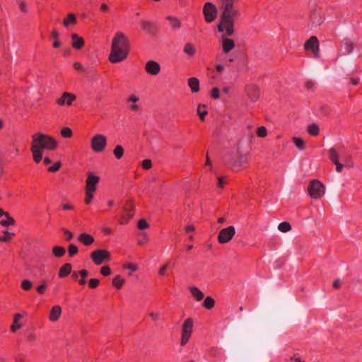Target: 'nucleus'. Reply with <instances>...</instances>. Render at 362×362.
Segmentation results:
<instances>
[{
  "instance_id": "23",
  "label": "nucleus",
  "mask_w": 362,
  "mask_h": 362,
  "mask_svg": "<svg viewBox=\"0 0 362 362\" xmlns=\"http://www.w3.org/2000/svg\"><path fill=\"white\" fill-rule=\"evenodd\" d=\"M188 86L192 93H197L199 90V81L195 77H192L188 79Z\"/></svg>"
},
{
  "instance_id": "42",
  "label": "nucleus",
  "mask_w": 362,
  "mask_h": 362,
  "mask_svg": "<svg viewBox=\"0 0 362 362\" xmlns=\"http://www.w3.org/2000/svg\"><path fill=\"white\" fill-rule=\"evenodd\" d=\"M52 37L54 39V43H53L54 47H55V48L59 47L61 46V42L58 40L59 33L56 30H54L52 32Z\"/></svg>"
},
{
  "instance_id": "36",
  "label": "nucleus",
  "mask_w": 362,
  "mask_h": 362,
  "mask_svg": "<svg viewBox=\"0 0 362 362\" xmlns=\"http://www.w3.org/2000/svg\"><path fill=\"white\" fill-rule=\"evenodd\" d=\"M197 114L199 115L200 119L203 121L207 115V111L206 110V106L204 105H198Z\"/></svg>"
},
{
  "instance_id": "35",
  "label": "nucleus",
  "mask_w": 362,
  "mask_h": 362,
  "mask_svg": "<svg viewBox=\"0 0 362 362\" xmlns=\"http://www.w3.org/2000/svg\"><path fill=\"white\" fill-rule=\"evenodd\" d=\"M140 24H141V28L143 30H146L147 32H151V29H152V27H153V24L149 21L141 20V22H140Z\"/></svg>"
},
{
  "instance_id": "11",
  "label": "nucleus",
  "mask_w": 362,
  "mask_h": 362,
  "mask_svg": "<svg viewBox=\"0 0 362 362\" xmlns=\"http://www.w3.org/2000/svg\"><path fill=\"white\" fill-rule=\"evenodd\" d=\"M329 156L332 162L336 165V171L337 173H341L344 166V164H342L339 160V155L337 152V151L332 148L329 150Z\"/></svg>"
},
{
  "instance_id": "57",
  "label": "nucleus",
  "mask_w": 362,
  "mask_h": 362,
  "mask_svg": "<svg viewBox=\"0 0 362 362\" xmlns=\"http://www.w3.org/2000/svg\"><path fill=\"white\" fill-rule=\"evenodd\" d=\"M4 234H5V236H4L3 238H1V241L7 242L11 239V236H13L14 235L13 233H9L8 231H5Z\"/></svg>"
},
{
  "instance_id": "19",
  "label": "nucleus",
  "mask_w": 362,
  "mask_h": 362,
  "mask_svg": "<svg viewBox=\"0 0 362 362\" xmlns=\"http://www.w3.org/2000/svg\"><path fill=\"white\" fill-rule=\"evenodd\" d=\"M71 45L76 49H80L84 45V40L76 33H73L71 35Z\"/></svg>"
},
{
  "instance_id": "6",
  "label": "nucleus",
  "mask_w": 362,
  "mask_h": 362,
  "mask_svg": "<svg viewBox=\"0 0 362 362\" xmlns=\"http://www.w3.org/2000/svg\"><path fill=\"white\" fill-rule=\"evenodd\" d=\"M203 13L207 23L213 22L217 17L218 10L211 2H206L203 6Z\"/></svg>"
},
{
  "instance_id": "10",
  "label": "nucleus",
  "mask_w": 362,
  "mask_h": 362,
  "mask_svg": "<svg viewBox=\"0 0 362 362\" xmlns=\"http://www.w3.org/2000/svg\"><path fill=\"white\" fill-rule=\"evenodd\" d=\"M238 156L233 161V165L234 168H245L247 163V159L250 156L248 152H240L238 149Z\"/></svg>"
},
{
  "instance_id": "29",
  "label": "nucleus",
  "mask_w": 362,
  "mask_h": 362,
  "mask_svg": "<svg viewBox=\"0 0 362 362\" xmlns=\"http://www.w3.org/2000/svg\"><path fill=\"white\" fill-rule=\"evenodd\" d=\"M30 150L33 153V157L35 162L37 163H40L42 158V151L33 146L30 147Z\"/></svg>"
},
{
  "instance_id": "24",
  "label": "nucleus",
  "mask_w": 362,
  "mask_h": 362,
  "mask_svg": "<svg viewBox=\"0 0 362 362\" xmlns=\"http://www.w3.org/2000/svg\"><path fill=\"white\" fill-rule=\"evenodd\" d=\"M71 272V264L66 263L61 267L59 271V276L60 278H64L67 276Z\"/></svg>"
},
{
  "instance_id": "21",
  "label": "nucleus",
  "mask_w": 362,
  "mask_h": 362,
  "mask_svg": "<svg viewBox=\"0 0 362 362\" xmlns=\"http://www.w3.org/2000/svg\"><path fill=\"white\" fill-rule=\"evenodd\" d=\"M311 25L313 27H317L323 22V18L320 13L315 11L312 13L311 16Z\"/></svg>"
},
{
  "instance_id": "33",
  "label": "nucleus",
  "mask_w": 362,
  "mask_h": 362,
  "mask_svg": "<svg viewBox=\"0 0 362 362\" xmlns=\"http://www.w3.org/2000/svg\"><path fill=\"white\" fill-rule=\"evenodd\" d=\"M65 248L62 246H55L52 248V252L55 257H60L65 254Z\"/></svg>"
},
{
  "instance_id": "12",
  "label": "nucleus",
  "mask_w": 362,
  "mask_h": 362,
  "mask_svg": "<svg viewBox=\"0 0 362 362\" xmlns=\"http://www.w3.org/2000/svg\"><path fill=\"white\" fill-rule=\"evenodd\" d=\"M305 49L306 50H311L315 57H317L319 55V44L317 38L315 36L311 37L305 43Z\"/></svg>"
},
{
  "instance_id": "34",
  "label": "nucleus",
  "mask_w": 362,
  "mask_h": 362,
  "mask_svg": "<svg viewBox=\"0 0 362 362\" xmlns=\"http://www.w3.org/2000/svg\"><path fill=\"white\" fill-rule=\"evenodd\" d=\"M6 219H2L1 221V225L3 226H8L10 225H13L15 223L14 219L10 216L8 214H6Z\"/></svg>"
},
{
  "instance_id": "40",
  "label": "nucleus",
  "mask_w": 362,
  "mask_h": 362,
  "mask_svg": "<svg viewBox=\"0 0 362 362\" xmlns=\"http://www.w3.org/2000/svg\"><path fill=\"white\" fill-rule=\"evenodd\" d=\"M203 305L206 309H211L214 306V300L210 297H206L203 303Z\"/></svg>"
},
{
  "instance_id": "28",
  "label": "nucleus",
  "mask_w": 362,
  "mask_h": 362,
  "mask_svg": "<svg viewBox=\"0 0 362 362\" xmlns=\"http://www.w3.org/2000/svg\"><path fill=\"white\" fill-rule=\"evenodd\" d=\"M190 292L192 295L196 298L197 300H201L203 299L204 295V293L195 286L190 287Z\"/></svg>"
},
{
  "instance_id": "54",
  "label": "nucleus",
  "mask_w": 362,
  "mask_h": 362,
  "mask_svg": "<svg viewBox=\"0 0 362 362\" xmlns=\"http://www.w3.org/2000/svg\"><path fill=\"white\" fill-rule=\"evenodd\" d=\"M100 272L103 276H108L110 274L111 271L109 267L105 266L101 268Z\"/></svg>"
},
{
  "instance_id": "30",
  "label": "nucleus",
  "mask_w": 362,
  "mask_h": 362,
  "mask_svg": "<svg viewBox=\"0 0 362 362\" xmlns=\"http://www.w3.org/2000/svg\"><path fill=\"white\" fill-rule=\"evenodd\" d=\"M167 20L170 21V24L173 29H179L181 27L182 24L178 18L168 16Z\"/></svg>"
},
{
  "instance_id": "45",
  "label": "nucleus",
  "mask_w": 362,
  "mask_h": 362,
  "mask_svg": "<svg viewBox=\"0 0 362 362\" xmlns=\"http://www.w3.org/2000/svg\"><path fill=\"white\" fill-rule=\"evenodd\" d=\"M78 247L74 244H70L69 245L68 252H69V255L71 257H73L75 255H76L78 253Z\"/></svg>"
},
{
  "instance_id": "31",
  "label": "nucleus",
  "mask_w": 362,
  "mask_h": 362,
  "mask_svg": "<svg viewBox=\"0 0 362 362\" xmlns=\"http://www.w3.org/2000/svg\"><path fill=\"white\" fill-rule=\"evenodd\" d=\"M307 131L309 134L312 136H317L319 134V126L315 123L310 124L308 126Z\"/></svg>"
},
{
  "instance_id": "20",
  "label": "nucleus",
  "mask_w": 362,
  "mask_h": 362,
  "mask_svg": "<svg viewBox=\"0 0 362 362\" xmlns=\"http://www.w3.org/2000/svg\"><path fill=\"white\" fill-rule=\"evenodd\" d=\"M78 240L86 246H89L94 243L93 237L85 233H81L78 237Z\"/></svg>"
},
{
  "instance_id": "61",
  "label": "nucleus",
  "mask_w": 362,
  "mask_h": 362,
  "mask_svg": "<svg viewBox=\"0 0 362 362\" xmlns=\"http://www.w3.org/2000/svg\"><path fill=\"white\" fill-rule=\"evenodd\" d=\"M62 231L66 235V240H70L73 238V233L66 228H62Z\"/></svg>"
},
{
  "instance_id": "47",
  "label": "nucleus",
  "mask_w": 362,
  "mask_h": 362,
  "mask_svg": "<svg viewBox=\"0 0 362 362\" xmlns=\"http://www.w3.org/2000/svg\"><path fill=\"white\" fill-rule=\"evenodd\" d=\"M16 2L18 4L20 10L23 13H26L28 11V4L25 1L22 0H16Z\"/></svg>"
},
{
  "instance_id": "58",
  "label": "nucleus",
  "mask_w": 362,
  "mask_h": 362,
  "mask_svg": "<svg viewBox=\"0 0 362 362\" xmlns=\"http://www.w3.org/2000/svg\"><path fill=\"white\" fill-rule=\"evenodd\" d=\"M46 288H47V284L45 282H44L42 284H41L37 287V291L40 294H43L46 290Z\"/></svg>"
},
{
  "instance_id": "1",
  "label": "nucleus",
  "mask_w": 362,
  "mask_h": 362,
  "mask_svg": "<svg viewBox=\"0 0 362 362\" xmlns=\"http://www.w3.org/2000/svg\"><path fill=\"white\" fill-rule=\"evenodd\" d=\"M218 2L221 16L218 30L226 31V35H233L235 33V23L240 16V10L235 7L237 0H218Z\"/></svg>"
},
{
  "instance_id": "13",
  "label": "nucleus",
  "mask_w": 362,
  "mask_h": 362,
  "mask_svg": "<svg viewBox=\"0 0 362 362\" xmlns=\"http://www.w3.org/2000/svg\"><path fill=\"white\" fill-rule=\"evenodd\" d=\"M222 47L224 53H228L235 47V42L233 40L228 38L230 35H226V31H222Z\"/></svg>"
},
{
  "instance_id": "27",
  "label": "nucleus",
  "mask_w": 362,
  "mask_h": 362,
  "mask_svg": "<svg viewBox=\"0 0 362 362\" xmlns=\"http://www.w3.org/2000/svg\"><path fill=\"white\" fill-rule=\"evenodd\" d=\"M183 52L189 57H192L196 52V49L192 43L188 42L185 45Z\"/></svg>"
},
{
  "instance_id": "53",
  "label": "nucleus",
  "mask_w": 362,
  "mask_h": 362,
  "mask_svg": "<svg viewBox=\"0 0 362 362\" xmlns=\"http://www.w3.org/2000/svg\"><path fill=\"white\" fill-rule=\"evenodd\" d=\"M99 284V280L97 279H90L89 280V286L91 288H96Z\"/></svg>"
},
{
  "instance_id": "18",
  "label": "nucleus",
  "mask_w": 362,
  "mask_h": 362,
  "mask_svg": "<svg viewBox=\"0 0 362 362\" xmlns=\"http://www.w3.org/2000/svg\"><path fill=\"white\" fill-rule=\"evenodd\" d=\"M62 308L59 305H54L52 308L49 315V320L52 322H57L62 315Z\"/></svg>"
},
{
  "instance_id": "39",
  "label": "nucleus",
  "mask_w": 362,
  "mask_h": 362,
  "mask_svg": "<svg viewBox=\"0 0 362 362\" xmlns=\"http://www.w3.org/2000/svg\"><path fill=\"white\" fill-rule=\"evenodd\" d=\"M278 229L283 233H286L291 230V226L288 222H282L279 224Z\"/></svg>"
},
{
  "instance_id": "22",
  "label": "nucleus",
  "mask_w": 362,
  "mask_h": 362,
  "mask_svg": "<svg viewBox=\"0 0 362 362\" xmlns=\"http://www.w3.org/2000/svg\"><path fill=\"white\" fill-rule=\"evenodd\" d=\"M343 45L344 48V54H349L352 52L354 42L349 38H345L343 40Z\"/></svg>"
},
{
  "instance_id": "9",
  "label": "nucleus",
  "mask_w": 362,
  "mask_h": 362,
  "mask_svg": "<svg viewBox=\"0 0 362 362\" xmlns=\"http://www.w3.org/2000/svg\"><path fill=\"white\" fill-rule=\"evenodd\" d=\"M87 175L86 191L94 192L96 190V185L98 183L100 177L91 172H88Z\"/></svg>"
},
{
  "instance_id": "3",
  "label": "nucleus",
  "mask_w": 362,
  "mask_h": 362,
  "mask_svg": "<svg viewBox=\"0 0 362 362\" xmlns=\"http://www.w3.org/2000/svg\"><path fill=\"white\" fill-rule=\"evenodd\" d=\"M31 146L43 152L44 150L55 149L57 142L53 137L47 134L35 133L32 136Z\"/></svg>"
},
{
  "instance_id": "59",
  "label": "nucleus",
  "mask_w": 362,
  "mask_h": 362,
  "mask_svg": "<svg viewBox=\"0 0 362 362\" xmlns=\"http://www.w3.org/2000/svg\"><path fill=\"white\" fill-rule=\"evenodd\" d=\"M168 265H169V264L167 263L160 268V269L158 271V274L160 276H165L166 269L168 268Z\"/></svg>"
},
{
  "instance_id": "17",
  "label": "nucleus",
  "mask_w": 362,
  "mask_h": 362,
  "mask_svg": "<svg viewBox=\"0 0 362 362\" xmlns=\"http://www.w3.org/2000/svg\"><path fill=\"white\" fill-rule=\"evenodd\" d=\"M193 328V320L192 318L185 320L182 327V335L191 337Z\"/></svg>"
},
{
  "instance_id": "60",
  "label": "nucleus",
  "mask_w": 362,
  "mask_h": 362,
  "mask_svg": "<svg viewBox=\"0 0 362 362\" xmlns=\"http://www.w3.org/2000/svg\"><path fill=\"white\" fill-rule=\"evenodd\" d=\"M139 100V98L135 95H132L127 98V102L135 103Z\"/></svg>"
},
{
  "instance_id": "8",
  "label": "nucleus",
  "mask_w": 362,
  "mask_h": 362,
  "mask_svg": "<svg viewBox=\"0 0 362 362\" xmlns=\"http://www.w3.org/2000/svg\"><path fill=\"white\" fill-rule=\"evenodd\" d=\"M235 234L234 226H228L220 230L218 235V240L221 244L228 243Z\"/></svg>"
},
{
  "instance_id": "48",
  "label": "nucleus",
  "mask_w": 362,
  "mask_h": 362,
  "mask_svg": "<svg viewBox=\"0 0 362 362\" xmlns=\"http://www.w3.org/2000/svg\"><path fill=\"white\" fill-rule=\"evenodd\" d=\"M134 205H132V204H129V206L126 207L124 209V211L127 214V216L128 219H131L133 217L134 214H133L132 211L134 210Z\"/></svg>"
},
{
  "instance_id": "26",
  "label": "nucleus",
  "mask_w": 362,
  "mask_h": 362,
  "mask_svg": "<svg viewBox=\"0 0 362 362\" xmlns=\"http://www.w3.org/2000/svg\"><path fill=\"white\" fill-rule=\"evenodd\" d=\"M76 23V16L74 13H69L67 16L63 20V25L65 27H69Z\"/></svg>"
},
{
  "instance_id": "56",
  "label": "nucleus",
  "mask_w": 362,
  "mask_h": 362,
  "mask_svg": "<svg viewBox=\"0 0 362 362\" xmlns=\"http://www.w3.org/2000/svg\"><path fill=\"white\" fill-rule=\"evenodd\" d=\"M61 163L57 162L53 166L49 168L48 170L50 172H56L61 168Z\"/></svg>"
},
{
  "instance_id": "16",
  "label": "nucleus",
  "mask_w": 362,
  "mask_h": 362,
  "mask_svg": "<svg viewBox=\"0 0 362 362\" xmlns=\"http://www.w3.org/2000/svg\"><path fill=\"white\" fill-rule=\"evenodd\" d=\"M146 71L151 75H157L160 71V66L156 61H148L145 66Z\"/></svg>"
},
{
  "instance_id": "52",
  "label": "nucleus",
  "mask_w": 362,
  "mask_h": 362,
  "mask_svg": "<svg viewBox=\"0 0 362 362\" xmlns=\"http://www.w3.org/2000/svg\"><path fill=\"white\" fill-rule=\"evenodd\" d=\"M142 167L146 169H150L152 167V162L150 159H145L142 161Z\"/></svg>"
},
{
  "instance_id": "49",
  "label": "nucleus",
  "mask_w": 362,
  "mask_h": 362,
  "mask_svg": "<svg viewBox=\"0 0 362 362\" xmlns=\"http://www.w3.org/2000/svg\"><path fill=\"white\" fill-rule=\"evenodd\" d=\"M257 134L259 137H265L267 134L266 127L262 126L257 129Z\"/></svg>"
},
{
  "instance_id": "5",
  "label": "nucleus",
  "mask_w": 362,
  "mask_h": 362,
  "mask_svg": "<svg viewBox=\"0 0 362 362\" xmlns=\"http://www.w3.org/2000/svg\"><path fill=\"white\" fill-rule=\"evenodd\" d=\"M308 189L310 196L313 199H319L325 194V186L317 180L310 182Z\"/></svg>"
},
{
  "instance_id": "46",
  "label": "nucleus",
  "mask_w": 362,
  "mask_h": 362,
  "mask_svg": "<svg viewBox=\"0 0 362 362\" xmlns=\"http://www.w3.org/2000/svg\"><path fill=\"white\" fill-rule=\"evenodd\" d=\"M61 134L63 137L70 138V137H71L73 133L70 128L64 127L62 129Z\"/></svg>"
},
{
  "instance_id": "37",
  "label": "nucleus",
  "mask_w": 362,
  "mask_h": 362,
  "mask_svg": "<svg viewBox=\"0 0 362 362\" xmlns=\"http://www.w3.org/2000/svg\"><path fill=\"white\" fill-rule=\"evenodd\" d=\"M124 283V279L120 276H117L113 279L112 284L116 288L119 289Z\"/></svg>"
},
{
  "instance_id": "50",
  "label": "nucleus",
  "mask_w": 362,
  "mask_h": 362,
  "mask_svg": "<svg viewBox=\"0 0 362 362\" xmlns=\"http://www.w3.org/2000/svg\"><path fill=\"white\" fill-rule=\"evenodd\" d=\"M93 192L86 191L85 203L89 204L93 198Z\"/></svg>"
},
{
  "instance_id": "62",
  "label": "nucleus",
  "mask_w": 362,
  "mask_h": 362,
  "mask_svg": "<svg viewBox=\"0 0 362 362\" xmlns=\"http://www.w3.org/2000/svg\"><path fill=\"white\" fill-rule=\"evenodd\" d=\"M125 268L126 269H128L131 271H136L137 270V266L134 264H132V263H128L126 266H125Z\"/></svg>"
},
{
  "instance_id": "55",
  "label": "nucleus",
  "mask_w": 362,
  "mask_h": 362,
  "mask_svg": "<svg viewBox=\"0 0 362 362\" xmlns=\"http://www.w3.org/2000/svg\"><path fill=\"white\" fill-rule=\"evenodd\" d=\"M220 96V91L218 88H214L211 90V97L214 99H218Z\"/></svg>"
},
{
  "instance_id": "43",
  "label": "nucleus",
  "mask_w": 362,
  "mask_h": 362,
  "mask_svg": "<svg viewBox=\"0 0 362 362\" xmlns=\"http://www.w3.org/2000/svg\"><path fill=\"white\" fill-rule=\"evenodd\" d=\"M80 276H81V279L78 280L79 284L85 285L86 283V278L88 276V271L86 270V269L81 270L80 271Z\"/></svg>"
},
{
  "instance_id": "41",
  "label": "nucleus",
  "mask_w": 362,
  "mask_h": 362,
  "mask_svg": "<svg viewBox=\"0 0 362 362\" xmlns=\"http://www.w3.org/2000/svg\"><path fill=\"white\" fill-rule=\"evenodd\" d=\"M293 141L295 144L296 146L300 150H303L305 148V142L301 138L293 137Z\"/></svg>"
},
{
  "instance_id": "25",
  "label": "nucleus",
  "mask_w": 362,
  "mask_h": 362,
  "mask_svg": "<svg viewBox=\"0 0 362 362\" xmlns=\"http://www.w3.org/2000/svg\"><path fill=\"white\" fill-rule=\"evenodd\" d=\"M23 315L21 314H16L13 317V322L11 326V330L13 332H15L18 329L21 327V323L20 322V320L22 318Z\"/></svg>"
},
{
  "instance_id": "2",
  "label": "nucleus",
  "mask_w": 362,
  "mask_h": 362,
  "mask_svg": "<svg viewBox=\"0 0 362 362\" xmlns=\"http://www.w3.org/2000/svg\"><path fill=\"white\" fill-rule=\"evenodd\" d=\"M129 52V40L121 32L116 33L112 39L111 52L109 59L112 63H118L124 60Z\"/></svg>"
},
{
  "instance_id": "38",
  "label": "nucleus",
  "mask_w": 362,
  "mask_h": 362,
  "mask_svg": "<svg viewBox=\"0 0 362 362\" xmlns=\"http://www.w3.org/2000/svg\"><path fill=\"white\" fill-rule=\"evenodd\" d=\"M124 148L121 145L116 146L115 148L113 151V153L116 158L120 159L124 155Z\"/></svg>"
},
{
  "instance_id": "32",
  "label": "nucleus",
  "mask_w": 362,
  "mask_h": 362,
  "mask_svg": "<svg viewBox=\"0 0 362 362\" xmlns=\"http://www.w3.org/2000/svg\"><path fill=\"white\" fill-rule=\"evenodd\" d=\"M341 161L342 164H344V166L346 168H352L354 165V163L351 160V157L349 155H343L341 157Z\"/></svg>"
},
{
  "instance_id": "15",
  "label": "nucleus",
  "mask_w": 362,
  "mask_h": 362,
  "mask_svg": "<svg viewBox=\"0 0 362 362\" xmlns=\"http://www.w3.org/2000/svg\"><path fill=\"white\" fill-rule=\"evenodd\" d=\"M76 96L70 93L64 92L62 97L57 100L56 103L58 105L62 106L64 105H71L74 100H75Z\"/></svg>"
},
{
  "instance_id": "7",
  "label": "nucleus",
  "mask_w": 362,
  "mask_h": 362,
  "mask_svg": "<svg viewBox=\"0 0 362 362\" xmlns=\"http://www.w3.org/2000/svg\"><path fill=\"white\" fill-rule=\"evenodd\" d=\"M90 257L96 265H100L110 258V253L106 250H95L90 254Z\"/></svg>"
},
{
  "instance_id": "51",
  "label": "nucleus",
  "mask_w": 362,
  "mask_h": 362,
  "mask_svg": "<svg viewBox=\"0 0 362 362\" xmlns=\"http://www.w3.org/2000/svg\"><path fill=\"white\" fill-rule=\"evenodd\" d=\"M149 227L148 223L146 221L145 219H141L138 222V228L140 230L146 229Z\"/></svg>"
},
{
  "instance_id": "4",
  "label": "nucleus",
  "mask_w": 362,
  "mask_h": 362,
  "mask_svg": "<svg viewBox=\"0 0 362 362\" xmlns=\"http://www.w3.org/2000/svg\"><path fill=\"white\" fill-rule=\"evenodd\" d=\"M107 144V138L101 134H95L91 139L90 146L95 153L103 152Z\"/></svg>"
},
{
  "instance_id": "44",
  "label": "nucleus",
  "mask_w": 362,
  "mask_h": 362,
  "mask_svg": "<svg viewBox=\"0 0 362 362\" xmlns=\"http://www.w3.org/2000/svg\"><path fill=\"white\" fill-rule=\"evenodd\" d=\"M33 286V283L30 281V280H28V279H25L23 281H22L21 282V288L24 290V291H30L31 289Z\"/></svg>"
},
{
  "instance_id": "14",
  "label": "nucleus",
  "mask_w": 362,
  "mask_h": 362,
  "mask_svg": "<svg viewBox=\"0 0 362 362\" xmlns=\"http://www.w3.org/2000/svg\"><path fill=\"white\" fill-rule=\"evenodd\" d=\"M246 93L252 102H255L260 96L259 88L254 84L248 85L246 87Z\"/></svg>"
},
{
  "instance_id": "64",
  "label": "nucleus",
  "mask_w": 362,
  "mask_h": 362,
  "mask_svg": "<svg viewBox=\"0 0 362 362\" xmlns=\"http://www.w3.org/2000/svg\"><path fill=\"white\" fill-rule=\"evenodd\" d=\"M224 179H225V177H218V186L219 187H221V188H223V187Z\"/></svg>"
},
{
  "instance_id": "63",
  "label": "nucleus",
  "mask_w": 362,
  "mask_h": 362,
  "mask_svg": "<svg viewBox=\"0 0 362 362\" xmlns=\"http://www.w3.org/2000/svg\"><path fill=\"white\" fill-rule=\"evenodd\" d=\"M189 338H190V337H189V336L182 335L181 345L182 346L185 345L188 342Z\"/></svg>"
}]
</instances>
